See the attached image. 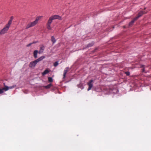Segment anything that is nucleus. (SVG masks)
I'll list each match as a JSON object with an SVG mask.
<instances>
[{"instance_id":"nucleus-2","label":"nucleus","mask_w":151,"mask_h":151,"mask_svg":"<svg viewBox=\"0 0 151 151\" xmlns=\"http://www.w3.org/2000/svg\"><path fill=\"white\" fill-rule=\"evenodd\" d=\"M45 58L44 56H42L36 60L31 62L29 65V66L30 68H34L36 65L39 62L41 61Z\"/></svg>"},{"instance_id":"nucleus-9","label":"nucleus","mask_w":151,"mask_h":151,"mask_svg":"<svg viewBox=\"0 0 151 151\" xmlns=\"http://www.w3.org/2000/svg\"><path fill=\"white\" fill-rule=\"evenodd\" d=\"M38 51L37 50H35L33 52V56L35 58H36L37 57V54L38 53Z\"/></svg>"},{"instance_id":"nucleus-13","label":"nucleus","mask_w":151,"mask_h":151,"mask_svg":"<svg viewBox=\"0 0 151 151\" xmlns=\"http://www.w3.org/2000/svg\"><path fill=\"white\" fill-rule=\"evenodd\" d=\"M49 72V71L47 70H45L42 73V74L43 75H45L47 73H48Z\"/></svg>"},{"instance_id":"nucleus-14","label":"nucleus","mask_w":151,"mask_h":151,"mask_svg":"<svg viewBox=\"0 0 151 151\" xmlns=\"http://www.w3.org/2000/svg\"><path fill=\"white\" fill-rule=\"evenodd\" d=\"M134 22V21L133 20H132L129 23V26H130L133 25Z\"/></svg>"},{"instance_id":"nucleus-22","label":"nucleus","mask_w":151,"mask_h":151,"mask_svg":"<svg viewBox=\"0 0 151 151\" xmlns=\"http://www.w3.org/2000/svg\"><path fill=\"white\" fill-rule=\"evenodd\" d=\"M4 93V91H2V89L0 88V94L3 93Z\"/></svg>"},{"instance_id":"nucleus-19","label":"nucleus","mask_w":151,"mask_h":151,"mask_svg":"<svg viewBox=\"0 0 151 151\" xmlns=\"http://www.w3.org/2000/svg\"><path fill=\"white\" fill-rule=\"evenodd\" d=\"M139 18V17L137 16V17L134 18L132 20L134 21L135 22V21L137 20Z\"/></svg>"},{"instance_id":"nucleus-21","label":"nucleus","mask_w":151,"mask_h":151,"mask_svg":"<svg viewBox=\"0 0 151 151\" xmlns=\"http://www.w3.org/2000/svg\"><path fill=\"white\" fill-rule=\"evenodd\" d=\"M125 73L127 75V76H129L130 75V73L129 72V71H127V72H126Z\"/></svg>"},{"instance_id":"nucleus-23","label":"nucleus","mask_w":151,"mask_h":151,"mask_svg":"<svg viewBox=\"0 0 151 151\" xmlns=\"http://www.w3.org/2000/svg\"><path fill=\"white\" fill-rule=\"evenodd\" d=\"M142 72H145V70L144 68H143L142 70Z\"/></svg>"},{"instance_id":"nucleus-25","label":"nucleus","mask_w":151,"mask_h":151,"mask_svg":"<svg viewBox=\"0 0 151 151\" xmlns=\"http://www.w3.org/2000/svg\"><path fill=\"white\" fill-rule=\"evenodd\" d=\"M144 66L143 65H142L141 66V67H143Z\"/></svg>"},{"instance_id":"nucleus-8","label":"nucleus","mask_w":151,"mask_h":151,"mask_svg":"<svg viewBox=\"0 0 151 151\" xmlns=\"http://www.w3.org/2000/svg\"><path fill=\"white\" fill-rule=\"evenodd\" d=\"M146 13L147 12L141 11L138 13L137 16L139 18L142 16L143 14H146Z\"/></svg>"},{"instance_id":"nucleus-24","label":"nucleus","mask_w":151,"mask_h":151,"mask_svg":"<svg viewBox=\"0 0 151 151\" xmlns=\"http://www.w3.org/2000/svg\"><path fill=\"white\" fill-rule=\"evenodd\" d=\"M123 28L124 29H125L126 28V26H123Z\"/></svg>"},{"instance_id":"nucleus-12","label":"nucleus","mask_w":151,"mask_h":151,"mask_svg":"<svg viewBox=\"0 0 151 151\" xmlns=\"http://www.w3.org/2000/svg\"><path fill=\"white\" fill-rule=\"evenodd\" d=\"M51 24H47V28L49 30H51L52 29V28L50 26Z\"/></svg>"},{"instance_id":"nucleus-20","label":"nucleus","mask_w":151,"mask_h":151,"mask_svg":"<svg viewBox=\"0 0 151 151\" xmlns=\"http://www.w3.org/2000/svg\"><path fill=\"white\" fill-rule=\"evenodd\" d=\"M51 40L53 43H54L56 41L55 38H51Z\"/></svg>"},{"instance_id":"nucleus-6","label":"nucleus","mask_w":151,"mask_h":151,"mask_svg":"<svg viewBox=\"0 0 151 151\" xmlns=\"http://www.w3.org/2000/svg\"><path fill=\"white\" fill-rule=\"evenodd\" d=\"M93 80H91L87 83V85L88 86V87L87 89L88 91L90 90L93 87Z\"/></svg>"},{"instance_id":"nucleus-18","label":"nucleus","mask_w":151,"mask_h":151,"mask_svg":"<svg viewBox=\"0 0 151 151\" xmlns=\"http://www.w3.org/2000/svg\"><path fill=\"white\" fill-rule=\"evenodd\" d=\"M58 62H56L54 63V66L55 67H56L58 66Z\"/></svg>"},{"instance_id":"nucleus-10","label":"nucleus","mask_w":151,"mask_h":151,"mask_svg":"<svg viewBox=\"0 0 151 151\" xmlns=\"http://www.w3.org/2000/svg\"><path fill=\"white\" fill-rule=\"evenodd\" d=\"M45 47L44 46L42 45L40 47V50L39 51V53H40L43 52V51L44 50Z\"/></svg>"},{"instance_id":"nucleus-15","label":"nucleus","mask_w":151,"mask_h":151,"mask_svg":"<svg viewBox=\"0 0 151 151\" xmlns=\"http://www.w3.org/2000/svg\"><path fill=\"white\" fill-rule=\"evenodd\" d=\"M93 44L94 43L93 42H91V43L88 44L87 46V47H91L93 45Z\"/></svg>"},{"instance_id":"nucleus-3","label":"nucleus","mask_w":151,"mask_h":151,"mask_svg":"<svg viewBox=\"0 0 151 151\" xmlns=\"http://www.w3.org/2000/svg\"><path fill=\"white\" fill-rule=\"evenodd\" d=\"M55 19H58L59 20H62V18L59 15H52L50 17L47 24H51L52 20Z\"/></svg>"},{"instance_id":"nucleus-5","label":"nucleus","mask_w":151,"mask_h":151,"mask_svg":"<svg viewBox=\"0 0 151 151\" xmlns=\"http://www.w3.org/2000/svg\"><path fill=\"white\" fill-rule=\"evenodd\" d=\"M4 87L2 88V91H6L8 90L9 89H11L14 88L16 87V85H14L8 87L5 85V83H4Z\"/></svg>"},{"instance_id":"nucleus-27","label":"nucleus","mask_w":151,"mask_h":151,"mask_svg":"<svg viewBox=\"0 0 151 151\" xmlns=\"http://www.w3.org/2000/svg\"><path fill=\"white\" fill-rule=\"evenodd\" d=\"M146 9V8H145L144 9L145 10V9Z\"/></svg>"},{"instance_id":"nucleus-17","label":"nucleus","mask_w":151,"mask_h":151,"mask_svg":"<svg viewBox=\"0 0 151 151\" xmlns=\"http://www.w3.org/2000/svg\"><path fill=\"white\" fill-rule=\"evenodd\" d=\"M37 42V41L34 42L32 43H30L27 45V47L30 46L33 43H36Z\"/></svg>"},{"instance_id":"nucleus-4","label":"nucleus","mask_w":151,"mask_h":151,"mask_svg":"<svg viewBox=\"0 0 151 151\" xmlns=\"http://www.w3.org/2000/svg\"><path fill=\"white\" fill-rule=\"evenodd\" d=\"M40 17H36V20L34 22H31L29 23L26 26V29H27L30 27L34 26L38 22V21L39 20Z\"/></svg>"},{"instance_id":"nucleus-26","label":"nucleus","mask_w":151,"mask_h":151,"mask_svg":"<svg viewBox=\"0 0 151 151\" xmlns=\"http://www.w3.org/2000/svg\"><path fill=\"white\" fill-rule=\"evenodd\" d=\"M51 38H54V37L53 36H52L51 37Z\"/></svg>"},{"instance_id":"nucleus-7","label":"nucleus","mask_w":151,"mask_h":151,"mask_svg":"<svg viewBox=\"0 0 151 151\" xmlns=\"http://www.w3.org/2000/svg\"><path fill=\"white\" fill-rule=\"evenodd\" d=\"M69 69V67H66L63 71V79H65L66 78V75L67 74V73L68 72Z\"/></svg>"},{"instance_id":"nucleus-11","label":"nucleus","mask_w":151,"mask_h":151,"mask_svg":"<svg viewBox=\"0 0 151 151\" xmlns=\"http://www.w3.org/2000/svg\"><path fill=\"white\" fill-rule=\"evenodd\" d=\"M52 86V85L51 84H50L47 85L46 86H44L45 88H46L48 89L50 88Z\"/></svg>"},{"instance_id":"nucleus-28","label":"nucleus","mask_w":151,"mask_h":151,"mask_svg":"<svg viewBox=\"0 0 151 151\" xmlns=\"http://www.w3.org/2000/svg\"><path fill=\"white\" fill-rule=\"evenodd\" d=\"M96 49H95V50H96ZM95 52V50H94L93 52Z\"/></svg>"},{"instance_id":"nucleus-16","label":"nucleus","mask_w":151,"mask_h":151,"mask_svg":"<svg viewBox=\"0 0 151 151\" xmlns=\"http://www.w3.org/2000/svg\"><path fill=\"white\" fill-rule=\"evenodd\" d=\"M48 81L50 82H52L53 81L52 79V78H51V77H48Z\"/></svg>"},{"instance_id":"nucleus-1","label":"nucleus","mask_w":151,"mask_h":151,"mask_svg":"<svg viewBox=\"0 0 151 151\" xmlns=\"http://www.w3.org/2000/svg\"><path fill=\"white\" fill-rule=\"evenodd\" d=\"M14 19V17L13 16H11L10 19L8 21L7 24H6L4 27L0 31V35H1L4 34L5 33H6L7 31L8 30L9 28L10 27L11 24H12V21Z\"/></svg>"}]
</instances>
